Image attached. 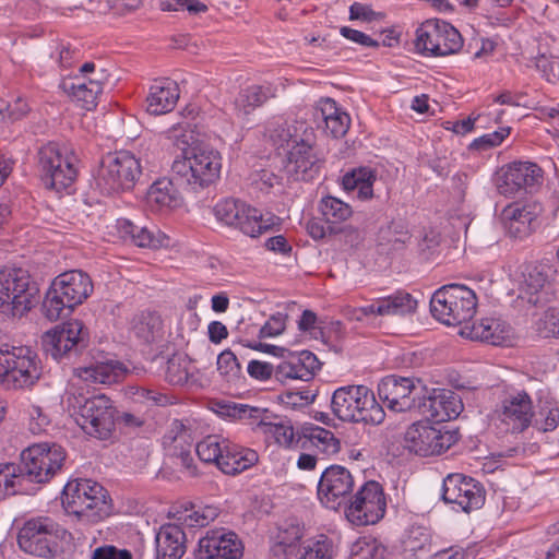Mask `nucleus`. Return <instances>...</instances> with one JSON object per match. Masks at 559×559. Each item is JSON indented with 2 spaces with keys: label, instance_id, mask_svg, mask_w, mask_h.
Instances as JSON below:
<instances>
[{
  "label": "nucleus",
  "instance_id": "f704fd0d",
  "mask_svg": "<svg viewBox=\"0 0 559 559\" xmlns=\"http://www.w3.org/2000/svg\"><path fill=\"white\" fill-rule=\"evenodd\" d=\"M301 450L331 456L340 452L341 442L331 430L309 424L304 426Z\"/></svg>",
  "mask_w": 559,
  "mask_h": 559
},
{
  "label": "nucleus",
  "instance_id": "e433bc0d",
  "mask_svg": "<svg viewBox=\"0 0 559 559\" xmlns=\"http://www.w3.org/2000/svg\"><path fill=\"white\" fill-rule=\"evenodd\" d=\"M182 198L171 179L160 178L154 181L147 193L146 204L154 212H163L177 209L181 205Z\"/></svg>",
  "mask_w": 559,
  "mask_h": 559
},
{
  "label": "nucleus",
  "instance_id": "13d9d810",
  "mask_svg": "<svg viewBox=\"0 0 559 559\" xmlns=\"http://www.w3.org/2000/svg\"><path fill=\"white\" fill-rule=\"evenodd\" d=\"M537 334L544 338H559V309H547L534 323Z\"/></svg>",
  "mask_w": 559,
  "mask_h": 559
},
{
  "label": "nucleus",
  "instance_id": "338daca9",
  "mask_svg": "<svg viewBox=\"0 0 559 559\" xmlns=\"http://www.w3.org/2000/svg\"><path fill=\"white\" fill-rule=\"evenodd\" d=\"M217 516L215 508L205 507L199 510H192L185 516V522L188 526L203 527L210 524Z\"/></svg>",
  "mask_w": 559,
  "mask_h": 559
},
{
  "label": "nucleus",
  "instance_id": "a211bd4d",
  "mask_svg": "<svg viewBox=\"0 0 559 559\" xmlns=\"http://www.w3.org/2000/svg\"><path fill=\"white\" fill-rule=\"evenodd\" d=\"M355 487L353 474L345 466L333 464L326 467L318 483V499L328 509L337 511L344 508Z\"/></svg>",
  "mask_w": 559,
  "mask_h": 559
},
{
  "label": "nucleus",
  "instance_id": "a19ab883",
  "mask_svg": "<svg viewBox=\"0 0 559 559\" xmlns=\"http://www.w3.org/2000/svg\"><path fill=\"white\" fill-rule=\"evenodd\" d=\"M215 412L222 417H229L233 419L245 420L249 425H257V427L264 432L267 421V409L260 407L249 406L247 404H239L234 402H216Z\"/></svg>",
  "mask_w": 559,
  "mask_h": 559
},
{
  "label": "nucleus",
  "instance_id": "5fc2aeb1",
  "mask_svg": "<svg viewBox=\"0 0 559 559\" xmlns=\"http://www.w3.org/2000/svg\"><path fill=\"white\" fill-rule=\"evenodd\" d=\"M189 366L190 361L188 358L180 354L173 355L167 360L165 379L173 385H182L187 383L189 379Z\"/></svg>",
  "mask_w": 559,
  "mask_h": 559
},
{
  "label": "nucleus",
  "instance_id": "37998d69",
  "mask_svg": "<svg viewBox=\"0 0 559 559\" xmlns=\"http://www.w3.org/2000/svg\"><path fill=\"white\" fill-rule=\"evenodd\" d=\"M522 294L527 298V301L534 306L547 301L546 287L549 285L548 273L544 266L528 265L523 273Z\"/></svg>",
  "mask_w": 559,
  "mask_h": 559
},
{
  "label": "nucleus",
  "instance_id": "3c124183",
  "mask_svg": "<svg viewBox=\"0 0 559 559\" xmlns=\"http://www.w3.org/2000/svg\"><path fill=\"white\" fill-rule=\"evenodd\" d=\"M227 438L221 435H209L195 445L199 459L206 464H215L218 467L221 459L226 449Z\"/></svg>",
  "mask_w": 559,
  "mask_h": 559
},
{
  "label": "nucleus",
  "instance_id": "aec40b11",
  "mask_svg": "<svg viewBox=\"0 0 559 559\" xmlns=\"http://www.w3.org/2000/svg\"><path fill=\"white\" fill-rule=\"evenodd\" d=\"M543 180L542 168L531 162H513L509 164L498 180V191L506 197L519 193H531L540 186Z\"/></svg>",
  "mask_w": 559,
  "mask_h": 559
},
{
  "label": "nucleus",
  "instance_id": "0eeeda50",
  "mask_svg": "<svg viewBox=\"0 0 559 559\" xmlns=\"http://www.w3.org/2000/svg\"><path fill=\"white\" fill-rule=\"evenodd\" d=\"M38 167L46 188L61 192L70 188L76 179L78 157L64 144L49 142L38 151Z\"/></svg>",
  "mask_w": 559,
  "mask_h": 559
},
{
  "label": "nucleus",
  "instance_id": "6e6552de",
  "mask_svg": "<svg viewBox=\"0 0 559 559\" xmlns=\"http://www.w3.org/2000/svg\"><path fill=\"white\" fill-rule=\"evenodd\" d=\"M41 376L37 354L27 346L0 348V384L7 389H29Z\"/></svg>",
  "mask_w": 559,
  "mask_h": 559
},
{
  "label": "nucleus",
  "instance_id": "ea45409f",
  "mask_svg": "<svg viewBox=\"0 0 559 559\" xmlns=\"http://www.w3.org/2000/svg\"><path fill=\"white\" fill-rule=\"evenodd\" d=\"M316 118L324 122V130L332 138L344 136L350 126L349 116L332 98L322 99L316 111Z\"/></svg>",
  "mask_w": 559,
  "mask_h": 559
},
{
  "label": "nucleus",
  "instance_id": "774afa93",
  "mask_svg": "<svg viewBox=\"0 0 559 559\" xmlns=\"http://www.w3.org/2000/svg\"><path fill=\"white\" fill-rule=\"evenodd\" d=\"M92 559H133V556L128 549H119L114 545H104L94 550Z\"/></svg>",
  "mask_w": 559,
  "mask_h": 559
},
{
  "label": "nucleus",
  "instance_id": "f8f14e48",
  "mask_svg": "<svg viewBox=\"0 0 559 559\" xmlns=\"http://www.w3.org/2000/svg\"><path fill=\"white\" fill-rule=\"evenodd\" d=\"M245 346L282 358L275 366V379L281 383L289 380L310 381L321 367L319 359L310 350L290 352L283 347L255 342L247 343Z\"/></svg>",
  "mask_w": 559,
  "mask_h": 559
},
{
  "label": "nucleus",
  "instance_id": "f03ea898",
  "mask_svg": "<svg viewBox=\"0 0 559 559\" xmlns=\"http://www.w3.org/2000/svg\"><path fill=\"white\" fill-rule=\"evenodd\" d=\"M331 409L342 421L379 425L385 417L373 391L362 384L337 388L331 397Z\"/></svg>",
  "mask_w": 559,
  "mask_h": 559
},
{
  "label": "nucleus",
  "instance_id": "6e6d98bb",
  "mask_svg": "<svg viewBox=\"0 0 559 559\" xmlns=\"http://www.w3.org/2000/svg\"><path fill=\"white\" fill-rule=\"evenodd\" d=\"M20 465L4 464L0 466V498L10 493H16L26 480L25 477H20Z\"/></svg>",
  "mask_w": 559,
  "mask_h": 559
},
{
  "label": "nucleus",
  "instance_id": "864d4df0",
  "mask_svg": "<svg viewBox=\"0 0 559 559\" xmlns=\"http://www.w3.org/2000/svg\"><path fill=\"white\" fill-rule=\"evenodd\" d=\"M409 238L411 236L403 222L392 221L379 231L380 245L389 246L393 250L402 248Z\"/></svg>",
  "mask_w": 559,
  "mask_h": 559
},
{
  "label": "nucleus",
  "instance_id": "dca6fc26",
  "mask_svg": "<svg viewBox=\"0 0 559 559\" xmlns=\"http://www.w3.org/2000/svg\"><path fill=\"white\" fill-rule=\"evenodd\" d=\"M90 334L80 320H70L43 336L45 352L55 360L79 355L88 345Z\"/></svg>",
  "mask_w": 559,
  "mask_h": 559
},
{
  "label": "nucleus",
  "instance_id": "39448f33",
  "mask_svg": "<svg viewBox=\"0 0 559 559\" xmlns=\"http://www.w3.org/2000/svg\"><path fill=\"white\" fill-rule=\"evenodd\" d=\"M476 308V294L461 284L444 285L430 299L432 316L447 325H467L475 316Z\"/></svg>",
  "mask_w": 559,
  "mask_h": 559
},
{
  "label": "nucleus",
  "instance_id": "f3484780",
  "mask_svg": "<svg viewBox=\"0 0 559 559\" xmlns=\"http://www.w3.org/2000/svg\"><path fill=\"white\" fill-rule=\"evenodd\" d=\"M441 497L445 503L456 507V510L469 513L484 506L486 490L475 478L452 473L443 479Z\"/></svg>",
  "mask_w": 559,
  "mask_h": 559
},
{
  "label": "nucleus",
  "instance_id": "bf43d9fd",
  "mask_svg": "<svg viewBox=\"0 0 559 559\" xmlns=\"http://www.w3.org/2000/svg\"><path fill=\"white\" fill-rule=\"evenodd\" d=\"M217 370L227 382H234L241 377V366L237 356L230 349L223 350L217 357Z\"/></svg>",
  "mask_w": 559,
  "mask_h": 559
},
{
  "label": "nucleus",
  "instance_id": "4c0bfd02",
  "mask_svg": "<svg viewBox=\"0 0 559 559\" xmlns=\"http://www.w3.org/2000/svg\"><path fill=\"white\" fill-rule=\"evenodd\" d=\"M97 484L91 479L68 481L61 495V502L66 512L75 515L83 522L88 495L92 493V486Z\"/></svg>",
  "mask_w": 559,
  "mask_h": 559
},
{
  "label": "nucleus",
  "instance_id": "b1692460",
  "mask_svg": "<svg viewBox=\"0 0 559 559\" xmlns=\"http://www.w3.org/2000/svg\"><path fill=\"white\" fill-rule=\"evenodd\" d=\"M498 413L513 432H522L530 427L534 416L532 399L525 391L511 393L502 400Z\"/></svg>",
  "mask_w": 559,
  "mask_h": 559
},
{
  "label": "nucleus",
  "instance_id": "8fccbe9b",
  "mask_svg": "<svg viewBox=\"0 0 559 559\" xmlns=\"http://www.w3.org/2000/svg\"><path fill=\"white\" fill-rule=\"evenodd\" d=\"M111 512L110 498L107 490L100 485L92 486V493L86 501L83 522L98 523L109 516Z\"/></svg>",
  "mask_w": 559,
  "mask_h": 559
},
{
  "label": "nucleus",
  "instance_id": "0e129e2a",
  "mask_svg": "<svg viewBox=\"0 0 559 559\" xmlns=\"http://www.w3.org/2000/svg\"><path fill=\"white\" fill-rule=\"evenodd\" d=\"M287 314L276 312L261 326L259 331L260 338L274 337L280 335L286 325Z\"/></svg>",
  "mask_w": 559,
  "mask_h": 559
},
{
  "label": "nucleus",
  "instance_id": "c756f323",
  "mask_svg": "<svg viewBox=\"0 0 559 559\" xmlns=\"http://www.w3.org/2000/svg\"><path fill=\"white\" fill-rule=\"evenodd\" d=\"M186 543V534L179 525H162L155 535V559H181L187 550Z\"/></svg>",
  "mask_w": 559,
  "mask_h": 559
},
{
  "label": "nucleus",
  "instance_id": "a18cd8bd",
  "mask_svg": "<svg viewBox=\"0 0 559 559\" xmlns=\"http://www.w3.org/2000/svg\"><path fill=\"white\" fill-rule=\"evenodd\" d=\"M275 96L271 85H251L241 90L235 98V109L247 116Z\"/></svg>",
  "mask_w": 559,
  "mask_h": 559
},
{
  "label": "nucleus",
  "instance_id": "49530a36",
  "mask_svg": "<svg viewBox=\"0 0 559 559\" xmlns=\"http://www.w3.org/2000/svg\"><path fill=\"white\" fill-rule=\"evenodd\" d=\"M319 210L331 234L341 231L338 225L353 215V210L349 204L332 195H326L321 199Z\"/></svg>",
  "mask_w": 559,
  "mask_h": 559
},
{
  "label": "nucleus",
  "instance_id": "9b49d317",
  "mask_svg": "<svg viewBox=\"0 0 559 559\" xmlns=\"http://www.w3.org/2000/svg\"><path fill=\"white\" fill-rule=\"evenodd\" d=\"M36 293L23 270H0V313L10 318L23 317L33 308Z\"/></svg>",
  "mask_w": 559,
  "mask_h": 559
},
{
  "label": "nucleus",
  "instance_id": "c85d7f7f",
  "mask_svg": "<svg viewBox=\"0 0 559 559\" xmlns=\"http://www.w3.org/2000/svg\"><path fill=\"white\" fill-rule=\"evenodd\" d=\"M501 218L508 234L522 239L534 230L537 213L530 204L512 203L502 210Z\"/></svg>",
  "mask_w": 559,
  "mask_h": 559
},
{
  "label": "nucleus",
  "instance_id": "1a4fd4ad",
  "mask_svg": "<svg viewBox=\"0 0 559 559\" xmlns=\"http://www.w3.org/2000/svg\"><path fill=\"white\" fill-rule=\"evenodd\" d=\"M217 221L227 226L238 228L245 235L258 237L274 226L280 225V218L272 213H262L240 200L227 198L213 207Z\"/></svg>",
  "mask_w": 559,
  "mask_h": 559
},
{
  "label": "nucleus",
  "instance_id": "7ed1b4c3",
  "mask_svg": "<svg viewBox=\"0 0 559 559\" xmlns=\"http://www.w3.org/2000/svg\"><path fill=\"white\" fill-rule=\"evenodd\" d=\"M141 174L139 158L129 151H116L102 157L94 180L100 193L111 195L132 190Z\"/></svg>",
  "mask_w": 559,
  "mask_h": 559
},
{
  "label": "nucleus",
  "instance_id": "052dcab7",
  "mask_svg": "<svg viewBox=\"0 0 559 559\" xmlns=\"http://www.w3.org/2000/svg\"><path fill=\"white\" fill-rule=\"evenodd\" d=\"M163 11H187L190 15L207 12L209 8L200 0H165L160 3Z\"/></svg>",
  "mask_w": 559,
  "mask_h": 559
},
{
  "label": "nucleus",
  "instance_id": "a878e982",
  "mask_svg": "<svg viewBox=\"0 0 559 559\" xmlns=\"http://www.w3.org/2000/svg\"><path fill=\"white\" fill-rule=\"evenodd\" d=\"M118 238L139 248L157 249L167 239L159 230L141 226L128 218H118L114 225Z\"/></svg>",
  "mask_w": 559,
  "mask_h": 559
},
{
  "label": "nucleus",
  "instance_id": "4be33fe9",
  "mask_svg": "<svg viewBox=\"0 0 559 559\" xmlns=\"http://www.w3.org/2000/svg\"><path fill=\"white\" fill-rule=\"evenodd\" d=\"M418 412L438 424L455 419L463 409L460 397L451 390L432 389L420 395Z\"/></svg>",
  "mask_w": 559,
  "mask_h": 559
},
{
  "label": "nucleus",
  "instance_id": "473e14b6",
  "mask_svg": "<svg viewBox=\"0 0 559 559\" xmlns=\"http://www.w3.org/2000/svg\"><path fill=\"white\" fill-rule=\"evenodd\" d=\"M270 138L277 147H293L301 142L314 141L316 133L306 121L293 120L278 123L270 131Z\"/></svg>",
  "mask_w": 559,
  "mask_h": 559
},
{
  "label": "nucleus",
  "instance_id": "f257e3e1",
  "mask_svg": "<svg viewBox=\"0 0 559 559\" xmlns=\"http://www.w3.org/2000/svg\"><path fill=\"white\" fill-rule=\"evenodd\" d=\"M181 123H176L165 131L166 138L181 151L171 165L175 176L182 179L193 190L205 188L219 178L222 169L221 154L207 146L194 145L189 147V140L183 133Z\"/></svg>",
  "mask_w": 559,
  "mask_h": 559
},
{
  "label": "nucleus",
  "instance_id": "423d86ee",
  "mask_svg": "<svg viewBox=\"0 0 559 559\" xmlns=\"http://www.w3.org/2000/svg\"><path fill=\"white\" fill-rule=\"evenodd\" d=\"M71 533L49 516L32 518L17 533V545L26 554L52 558L59 551V542L70 540Z\"/></svg>",
  "mask_w": 559,
  "mask_h": 559
},
{
  "label": "nucleus",
  "instance_id": "603ef678",
  "mask_svg": "<svg viewBox=\"0 0 559 559\" xmlns=\"http://www.w3.org/2000/svg\"><path fill=\"white\" fill-rule=\"evenodd\" d=\"M73 309L74 308L69 306V302L66 301V298L61 297L57 287L51 284L41 306L44 316L50 321H56L61 317L70 314Z\"/></svg>",
  "mask_w": 559,
  "mask_h": 559
},
{
  "label": "nucleus",
  "instance_id": "4d7b16f0",
  "mask_svg": "<svg viewBox=\"0 0 559 559\" xmlns=\"http://www.w3.org/2000/svg\"><path fill=\"white\" fill-rule=\"evenodd\" d=\"M335 555L334 543L325 535L310 542L302 547L298 559H333Z\"/></svg>",
  "mask_w": 559,
  "mask_h": 559
},
{
  "label": "nucleus",
  "instance_id": "412c9836",
  "mask_svg": "<svg viewBox=\"0 0 559 559\" xmlns=\"http://www.w3.org/2000/svg\"><path fill=\"white\" fill-rule=\"evenodd\" d=\"M243 544L239 536L224 527L211 530L200 538L195 559H240Z\"/></svg>",
  "mask_w": 559,
  "mask_h": 559
},
{
  "label": "nucleus",
  "instance_id": "69168bd1",
  "mask_svg": "<svg viewBox=\"0 0 559 559\" xmlns=\"http://www.w3.org/2000/svg\"><path fill=\"white\" fill-rule=\"evenodd\" d=\"M536 68L547 82L557 83L559 81V59L539 56L536 60Z\"/></svg>",
  "mask_w": 559,
  "mask_h": 559
},
{
  "label": "nucleus",
  "instance_id": "c9c22d12",
  "mask_svg": "<svg viewBox=\"0 0 559 559\" xmlns=\"http://www.w3.org/2000/svg\"><path fill=\"white\" fill-rule=\"evenodd\" d=\"M432 546V534L421 525H412L405 530L401 538V556L403 559L426 558Z\"/></svg>",
  "mask_w": 559,
  "mask_h": 559
},
{
  "label": "nucleus",
  "instance_id": "2eb2a0df",
  "mask_svg": "<svg viewBox=\"0 0 559 559\" xmlns=\"http://www.w3.org/2000/svg\"><path fill=\"white\" fill-rule=\"evenodd\" d=\"M459 441V433L431 426L426 421L412 424L404 436L405 448L420 456L440 455Z\"/></svg>",
  "mask_w": 559,
  "mask_h": 559
},
{
  "label": "nucleus",
  "instance_id": "72a5a7b5",
  "mask_svg": "<svg viewBox=\"0 0 559 559\" xmlns=\"http://www.w3.org/2000/svg\"><path fill=\"white\" fill-rule=\"evenodd\" d=\"M258 461L259 455L254 450L237 444L228 439L221 463H218V469L226 475L235 476L249 469Z\"/></svg>",
  "mask_w": 559,
  "mask_h": 559
},
{
  "label": "nucleus",
  "instance_id": "79ce46f5",
  "mask_svg": "<svg viewBox=\"0 0 559 559\" xmlns=\"http://www.w3.org/2000/svg\"><path fill=\"white\" fill-rule=\"evenodd\" d=\"M302 537L304 528L299 524L286 523L280 526L272 538L271 555L276 559H286L299 549Z\"/></svg>",
  "mask_w": 559,
  "mask_h": 559
},
{
  "label": "nucleus",
  "instance_id": "bb28decb",
  "mask_svg": "<svg viewBox=\"0 0 559 559\" xmlns=\"http://www.w3.org/2000/svg\"><path fill=\"white\" fill-rule=\"evenodd\" d=\"M52 284L57 287L61 297L66 298L69 306L73 308L81 305L93 292L90 276L78 270L60 274L53 280Z\"/></svg>",
  "mask_w": 559,
  "mask_h": 559
},
{
  "label": "nucleus",
  "instance_id": "393cba45",
  "mask_svg": "<svg viewBox=\"0 0 559 559\" xmlns=\"http://www.w3.org/2000/svg\"><path fill=\"white\" fill-rule=\"evenodd\" d=\"M106 74L100 72L97 79L74 78L63 79L60 88L68 94L73 102L85 110H93L97 105L98 96L103 93Z\"/></svg>",
  "mask_w": 559,
  "mask_h": 559
},
{
  "label": "nucleus",
  "instance_id": "cd10ccee",
  "mask_svg": "<svg viewBox=\"0 0 559 559\" xmlns=\"http://www.w3.org/2000/svg\"><path fill=\"white\" fill-rule=\"evenodd\" d=\"M417 300L404 290L376 299L372 304L360 307L359 312L362 316H404L415 312Z\"/></svg>",
  "mask_w": 559,
  "mask_h": 559
},
{
  "label": "nucleus",
  "instance_id": "2f4dec72",
  "mask_svg": "<svg viewBox=\"0 0 559 559\" xmlns=\"http://www.w3.org/2000/svg\"><path fill=\"white\" fill-rule=\"evenodd\" d=\"M462 334L467 335L471 340L491 345H503L510 341L511 328L500 319L484 318L472 325H465Z\"/></svg>",
  "mask_w": 559,
  "mask_h": 559
},
{
  "label": "nucleus",
  "instance_id": "5701e85b",
  "mask_svg": "<svg viewBox=\"0 0 559 559\" xmlns=\"http://www.w3.org/2000/svg\"><path fill=\"white\" fill-rule=\"evenodd\" d=\"M314 141H305L288 151L287 171L295 180L312 181L318 178L324 160L314 151Z\"/></svg>",
  "mask_w": 559,
  "mask_h": 559
},
{
  "label": "nucleus",
  "instance_id": "9d476101",
  "mask_svg": "<svg viewBox=\"0 0 559 559\" xmlns=\"http://www.w3.org/2000/svg\"><path fill=\"white\" fill-rule=\"evenodd\" d=\"M415 49L425 57H447L457 53L463 47L461 33L450 23L430 19L416 29Z\"/></svg>",
  "mask_w": 559,
  "mask_h": 559
},
{
  "label": "nucleus",
  "instance_id": "58836bf2",
  "mask_svg": "<svg viewBox=\"0 0 559 559\" xmlns=\"http://www.w3.org/2000/svg\"><path fill=\"white\" fill-rule=\"evenodd\" d=\"M76 377L87 383L111 384L123 379L127 368L119 361H105L76 368Z\"/></svg>",
  "mask_w": 559,
  "mask_h": 559
},
{
  "label": "nucleus",
  "instance_id": "c03bdc74",
  "mask_svg": "<svg viewBox=\"0 0 559 559\" xmlns=\"http://www.w3.org/2000/svg\"><path fill=\"white\" fill-rule=\"evenodd\" d=\"M377 179L376 170L370 167H359L346 173L342 178V186L346 191H357V198L366 201L373 198V183Z\"/></svg>",
  "mask_w": 559,
  "mask_h": 559
},
{
  "label": "nucleus",
  "instance_id": "4468645a",
  "mask_svg": "<svg viewBox=\"0 0 559 559\" xmlns=\"http://www.w3.org/2000/svg\"><path fill=\"white\" fill-rule=\"evenodd\" d=\"M347 520L357 526L378 523L385 514L386 498L376 480L366 481L344 507Z\"/></svg>",
  "mask_w": 559,
  "mask_h": 559
},
{
  "label": "nucleus",
  "instance_id": "09e8293b",
  "mask_svg": "<svg viewBox=\"0 0 559 559\" xmlns=\"http://www.w3.org/2000/svg\"><path fill=\"white\" fill-rule=\"evenodd\" d=\"M265 436L272 437L275 442L288 450L301 449L304 439V426L296 430L289 420L267 424L263 432Z\"/></svg>",
  "mask_w": 559,
  "mask_h": 559
},
{
  "label": "nucleus",
  "instance_id": "680f3d73",
  "mask_svg": "<svg viewBox=\"0 0 559 559\" xmlns=\"http://www.w3.org/2000/svg\"><path fill=\"white\" fill-rule=\"evenodd\" d=\"M538 416L535 426L544 432L552 431L559 425V407L557 405L546 404L542 406Z\"/></svg>",
  "mask_w": 559,
  "mask_h": 559
},
{
  "label": "nucleus",
  "instance_id": "de8ad7c7",
  "mask_svg": "<svg viewBox=\"0 0 559 559\" xmlns=\"http://www.w3.org/2000/svg\"><path fill=\"white\" fill-rule=\"evenodd\" d=\"M134 335L145 344H152L163 337V321L159 314L143 311L132 321Z\"/></svg>",
  "mask_w": 559,
  "mask_h": 559
},
{
  "label": "nucleus",
  "instance_id": "20e7f679",
  "mask_svg": "<svg viewBox=\"0 0 559 559\" xmlns=\"http://www.w3.org/2000/svg\"><path fill=\"white\" fill-rule=\"evenodd\" d=\"M70 406L76 424L82 430L99 440H107L112 436L116 426L117 408L110 397L105 394H95L91 397L69 399Z\"/></svg>",
  "mask_w": 559,
  "mask_h": 559
},
{
  "label": "nucleus",
  "instance_id": "ddd939ff",
  "mask_svg": "<svg viewBox=\"0 0 559 559\" xmlns=\"http://www.w3.org/2000/svg\"><path fill=\"white\" fill-rule=\"evenodd\" d=\"M64 449L56 443H37L21 453V476L27 481L45 484L61 469L66 461Z\"/></svg>",
  "mask_w": 559,
  "mask_h": 559
},
{
  "label": "nucleus",
  "instance_id": "6ab92c4d",
  "mask_svg": "<svg viewBox=\"0 0 559 559\" xmlns=\"http://www.w3.org/2000/svg\"><path fill=\"white\" fill-rule=\"evenodd\" d=\"M423 388L415 380L395 374L386 376L378 384V394L390 411L402 413L417 409Z\"/></svg>",
  "mask_w": 559,
  "mask_h": 559
},
{
  "label": "nucleus",
  "instance_id": "e2e57ef3",
  "mask_svg": "<svg viewBox=\"0 0 559 559\" xmlns=\"http://www.w3.org/2000/svg\"><path fill=\"white\" fill-rule=\"evenodd\" d=\"M510 134V128H500L491 133L484 134L475 139L469 148L477 151H486L491 147L500 145L503 140Z\"/></svg>",
  "mask_w": 559,
  "mask_h": 559
},
{
  "label": "nucleus",
  "instance_id": "7c9ffc66",
  "mask_svg": "<svg viewBox=\"0 0 559 559\" xmlns=\"http://www.w3.org/2000/svg\"><path fill=\"white\" fill-rule=\"evenodd\" d=\"M180 96L178 84L170 79L156 80L150 87L146 96V110L151 115L159 116L170 112Z\"/></svg>",
  "mask_w": 559,
  "mask_h": 559
}]
</instances>
